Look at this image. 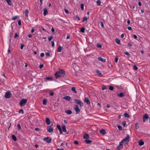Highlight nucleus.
Here are the masks:
<instances>
[{
  "instance_id": "1",
  "label": "nucleus",
  "mask_w": 150,
  "mask_h": 150,
  "mask_svg": "<svg viewBox=\"0 0 150 150\" xmlns=\"http://www.w3.org/2000/svg\"><path fill=\"white\" fill-rule=\"evenodd\" d=\"M66 74L65 71L63 69H59V71H57L54 74V75L56 79L64 76Z\"/></svg>"
},
{
  "instance_id": "2",
  "label": "nucleus",
  "mask_w": 150,
  "mask_h": 150,
  "mask_svg": "<svg viewBox=\"0 0 150 150\" xmlns=\"http://www.w3.org/2000/svg\"><path fill=\"white\" fill-rule=\"evenodd\" d=\"M27 101V99H23L21 100L19 103V105L21 106H23L25 105Z\"/></svg>"
},
{
  "instance_id": "3",
  "label": "nucleus",
  "mask_w": 150,
  "mask_h": 150,
  "mask_svg": "<svg viewBox=\"0 0 150 150\" xmlns=\"http://www.w3.org/2000/svg\"><path fill=\"white\" fill-rule=\"evenodd\" d=\"M129 135H127L126 137L124 139L122 140L121 142L123 143L124 142H125V144H127L128 142L129 141Z\"/></svg>"
},
{
  "instance_id": "4",
  "label": "nucleus",
  "mask_w": 150,
  "mask_h": 150,
  "mask_svg": "<svg viewBox=\"0 0 150 150\" xmlns=\"http://www.w3.org/2000/svg\"><path fill=\"white\" fill-rule=\"evenodd\" d=\"M12 94L10 93V91H8L6 92L5 95V97L6 98H9L11 97Z\"/></svg>"
},
{
  "instance_id": "5",
  "label": "nucleus",
  "mask_w": 150,
  "mask_h": 150,
  "mask_svg": "<svg viewBox=\"0 0 150 150\" xmlns=\"http://www.w3.org/2000/svg\"><path fill=\"white\" fill-rule=\"evenodd\" d=\"M43 140L44 141H46L47 143H49L51 142L52 139L49 137H46L44 138Z\"/></svg>"
},
{
  "instance_id": "6",
  "label": "nucleus",
  "mask_w": 150,
  "mask_h": 150,
  "mask_svg": "<svg viewBox=\"0 0 150 150\" xmlns=\"http://www.w3.org/2000/svg\"><path fill=\"white\" fill-rule=\"evenodd\" d=\"M75 103L80 105V106H83V103L80 100L78 99H76L74 100Z\"/></svg>"
},
{
  "instance_id": "7",
  "label": "nucleus",
  "mask_w": 150,
  "mask_h": 150,
  "mask_svg": "<svg viewBox=\"0 0 150 150\" xmlns=\"http://www.w3.org/2000/svg\"><path fill=\"white\" fill-rule=\"evenodd\" d=\"M74 110L76 113H78L80 112V110L79 109L78 105H75Z\"/></svg>"
},
{
  "instance_id": "8",
  "label": "nucleus",
  "mask_w": 150,
  "mask_h": 150,
  "mask_svg": "<svg viewBox=\"0 0 150 150\" xmlns=\"http://www.w3.org/2000/svg\"><path fill=\"white\" fill-rule=\"evenodd\" d=\"M47 130L49 132L51 133L53 131V129L51 126H48L47 127Z\"/></svg>"
},
{
  "instance_id": "9",
  "label": "nucleus",
  "mask_w": 150,
  "mask_h": 150,
  "mask_svg": "<svg viewBox=\"0 0 150 150\" xmlns=\"http://www.w3.org/2000/svg\"><path fill=\"white\" fill-rule=\"evenodd\" d=\"M149 118V116L148 114H145L143 117V121L145 122L146 120H147Z\"/></svg>"
},
{
  "instance_id": "10",
  "label": "nucleus",
  "mask_w": 150,
  "mask_h": 150,
  "mask_svg": "<svg viewBox=\"0 0 150 150\" xmlns=\"http://www.w3.org/2000/svg\"><path fill=\"white\" fill-rule=\"evenodd\" d=\"M123 143L121 142H120L119 145L117 147V149L118 150H120L123 148Z\"/></svg>"
},
{
  "instance_id": "11",
  "label": "nucleus",
  "mask_w": 150,
  "mask_h": 150,
  "mask_svg": "<svg viewBox=\"0 0 150 150\" xmlns=\"http://www.w3.org/2000/svg\"><path fill=\"white\" fill-rule=\"evenodd\" d=\"M83 138L85 139H89V136L88 134L86 133L83 135Z\"/></svg>"
},
{
  "instance_id": "12",
  "label": "nucleus",
  "mask_w": 150,
  "mask_h": 150,
  "mask_svg": "<svg viewBox=\"0 0 150 150\" xmlns=\"http://www.w3.org/2000/svg\"><path fill=\"white\" fill-rule=\"evenodd\" d=\"M85 102L88 105L90 104V102L87 97H86L85 98Z\"/></svg>"
},
{
  "instance_id": "13",
  "label": "nucleus",
  "mask_w": 150,
  "mask_h": 150,
  "mask_svg": "<svg viewBox=\"0 0 150 150\" xmlns=\"http://www.w3.org/2000/svg\"><path fill=\"white\" fill-rule=\"evenodd\" d=\"M46 123L47 125H49L51 123L50 120L48 118H46L45 120Z\"/></svg>"
},
{
  "instance_id": "14",
  "label": "nucleus",
  "mask_w": 150,
  "mask_h": 150,
  "mask_svg": "<svg viewBox=\"0 0 150 150\" xmlns=\"http://www.w3.org/2000/svg\"><path fill=\"white\" fill-rule=\"evenodd\" d=\"M117 95L118 96L120 97H123L125 96V95L124 93L122 92H121L117 94Z\"/></svg>"
},
{
  "instance_id": "15",
  "label": "nucleus",
  "mask_w": 150,
  "mask_h": 150,
  "mask_svg": "<svg viewBox=\"0 0 150 150\" xmlns=\"http://www.w3.org/2000/svg\"><path fill=\"white\" fill-rule=\"evenodd\" d=\"M64 99H66L67 100L69 101L71 99L70 97L69 96H67L63 97Z\"/></svg>"
},
{
  "instance_id": "16",
  "label": "nucleus",
  "mask_w": 150,
  "mask_h": 150,
  "mask_svg": "<svg viewBox=\"0 0 150 150\" xmlns=\"http://www.w3.org/2000/svg\"><path fill=\"white\" fill-rule=\"evenodd\" d=\"M138 143L139 145L140 146L143 145L144 144V142L142 140H139L138 142Z\"/></svg>"
},
{
  "instance_id": "17",
  "label": "nucleus",
  "mask_w": 150,
  "mask_h": 150,
  "mask_svg": "<svg viewBox=\"0 0 150 150\" xmlns=\"http://www.w3.org/2000/svg\"><path fill=\"white\" fill-rule=\"evenodd\" d=\"M100 132L101 134L103 135H104L106 133L105 130L103 129H101L100 131Z\"/></svg>"
},
{
  "instance_id": "18",
  "label": "nucleus",
  "mask_w": 150,
  "mask_h": 150,
  "mask_svg": "<svg viewBox=\"0 0 150 150\" xmlns=\"http://www.w3.org/2000/svg\"><path fill=\"white\" fill-rule=\"evenodd\" d=\"M43 10L44 11L43 14L44 16H45L47 13L48 10L47 8H44Z\"/></svg>"
},
{
  "instance_id": "19",
  "label": "nucleus",
  "mask_w": 150,
  "mask_h": 150,
  "mask_svg": "<svg viewBox=\"0 0 150 150\" xmlns=\"http://www.w3.org/2000/svg\"><path fill=\"white\" fill-rule=\"evenodd\" d=\"M62 127L64 132H67L66 127L64 125H62Z\"/></svg>"
},
{
  "instance_id": "20",
  "label": "nucleus",
  "mask_w": 150,
  "mask_h": 150,
  "mask_svg": "<svg viewBox=\"0 0 150 150\" xmlns=\"http://www.w3.org/2000/svg\"><path fill=\"white\" fill-rule=\"evenodd\" d=\"M98 59L99 61H101L102 62H105V59H103L101 57H99L98 58Z\"/></svg>"
},
{
  "instance_id": "21",
  "label": "nucleus",
  "mask_w": 150,
  "mask_h": 150,
  "mask_svg": "<svg viewBox=\"0 0 150 150\" xmlns=\"http://www.w3.org/2000/svg\"><path fill=\"white\" fill-rule=\"evenodd\" d=\"M115 40L117 44H119V45L120 44V40L119 39H118L117 38H116L115 39Z\"/></svg>"
},
{
  "instance_id": "22",
  "label": "nucleus",
  "mask_w": 150,
  "mask_h": 150,
  "mask_svg": "<svg viewBox=\"0 0 150 150\" xmlns=\"http://www.w3.org/2000/svg\"><path fill=\"white\" fill-rule=\"evenodd\" d=\"M85 142L87 144H90L91 142H92L90 140L88 139H86L85 140Z\"/></svg>"
},
{
  "instance_id": "23",
  "label": "nucleus",
  "mask_w": 150,
  "mask_h": 150,
  "mask_svg": "<svg viewBox=\"0 0 150 150\" xmlns=\"http://www.w3.org/2000/svg\"><path fill=\"white\" fill-rule=\"evenodd\" d=\"M65 113H67L68 114H71L72 113V111L71 110H68L65 111Z\"/></svg>"
},
{
  "instance_id": "24",
  "label": "nucleus",
  "mask_w": 150,
  "mask_h": 150,
  "mask_svg": "<svg viewBox=\"0 0 150 150\" xmlns=\"http://www.w3.org/2000/svg\"><path fill=\"white\" fill-rule=\"evenodd\" d=\"M96 72L97 73V74L100 77L102 76V75L100 71L98 70H97L96 71Z\"/></svg>"
},
{
  "instance_id": "25",
  "label": "nucleus",
  "mask_w": 150,
  "mask_h": 150,
  "mask_svg": "<svg viewBox=\"0 0 150 150\" xmlns=\"http://www.w3.org/2000/svg\"><path fill=\"white\" fill-rule=\"evenodd\" d=\"M62 47L60 45H59V47L57 48V51L59 52H61L62 49Z\"/></svg>"
},
{
  "instance_id": "26",
  "label": "nucleus",
  "mask_w": 150,
  "mask_h": 150,
  "mask_svg": "<svg viewBox=\"0 0 150 150\" xmlns=\"http://www.w3.org/2000/svg\"><path fill=\"white\" fill-rule=\"evenodd\" d=\"M6 2L8 4L10 5H11L12 4L11 0H5Z\"/></svg>"
},
{
  "instance_id": "27",
  "label": "nucleus",
  "mask_w": 150,
  "mask_h": 150,
  "mask_svg": "<svg viewBox=\"0 0 150 150\" xmlns=\"http://www.w3.org/2000/svg\"><path fill=\"white\" fill-rule=\"evenodd\" d=\"M124 115L125 117H130V116L126 112H125L124 114Z\"/></svg>"
},
{
  "instance_id": "28",
  "label": "nucleus",
  "mask_w": 150,
  "mask_h": 150,
  "mask_svg": "<svg viewBox=\"0 0 150 150\" xmlns=\"http://www.w3.org/2000/svg\"><path fill=\"white\" fill-rule=\"evenodd\" d=\"M87 21V18L86 17H84L83 18V22H84L86 21V23Z\"/></svg>"
},
{
  "instance_id": "29",
  "label": "nucleus",
  "mask_w": 150,
  "mask_h": 150,
  "mask_svg": "<svg viewBox=\"0 0 150 150\" xmlns=\"http://www.w3.org/2000/svg\"><path fill=\"white\" fill-rule=\"evenodd\" d=\"M71 90L74 92V93H77V91L76 90V89L75 87H72L71 88Z\"/></svg>"
},
{
  "instance_id": "30",
  "label": "nucleus",
  "mask_w": 150,
  "mask_h": 150,
  "mask_svg": "<svg viewBox=\"0 0 150 150\" xmlns=\"http://www.w3.org/2000/svg\"><path fill=\"white\" fill-rule=\"evenodd\" d=\"M12 138L15 141L17 140L16 138V136L14 135H12Z\"/></svg>"
},
{
  "instance_id": "31",
  "label": "nucleus",
  "mask_w": 150,
  "mask_h": 150,
  "mask_svg": "<svg viewBox=\"0 0 150 150\" xmlns=\"http://www.w3.org/2000/svg\"><path fill=\"white\" fill-rule=\"evenodd\" d=\"M47 101L45 99H44L43 100V104L44 105L46 104Z\"/></svg>"
},
{
  "instance_id": "32",
  "label": "nucleus",
  "mask_w": 150,
  "mask_h": 150,
  "mask_svg": "<svg viewBox=\"0 0 150 150\" xmlns=\"http://www.w3.org/2000/svg\"><path fill=\"white\" fill-rule=\"evenodd\" d=\"M135 127L136 129H138L139 127V125H138L137 123L135 124Z\"/></svg>"
},
{
  "instance_id": "33",
  "label": "nucleus",
  "mask_w": 150,
  "mask_h": 150,
  "mask_svg": "<svg viewBox=\"0 0 150 150\" xmlns=\"http://www.w3.org/2000/svg\"><path fill=\"white\" fill-rule=\"evenodd\" d=\"M85 28L84 27L80 29V32L82 33L84 32Z\"/></svg>"
},
{
  "instance_id": "34",
  "label": "nucleus",
  "mask_w": 150,
  "mask_h": 150,
  "mask_svg": "<svg viewBox=\"0 0 150 150\" xmlns=\"http://www.w3.org/2000/svg\"><path fill=\"white\" fill-rule=\"evenodd\" d=\"M25 15L27 17H28V9H26L25 11Z\"/></svg>"
},
{
  "instance_id": "35",
  "label": "nucleus",
  "mask_w": 150,
  "mask_h": 150,
  "mask_svg": "<svg viewBox=\"0 0 150 150\" xmlns=\"http://www.w3.org/2000/svg\"><path fill=\"white\" fill-rule=\"evenodd\" d=\"M117 127L118 128L119 130L121 131L122 130V128L121 126L118 125H117Z\"/></svg>"
},
{
  "instance_id": "36",
  "label": "nucleus",
  "mask_w": 150,
  "mask_h": 150,
  "mask_svg": "<svg viewBox=\"0 0 150 150\" xmlns=\"http://www.w3.org/2000/svg\"><path fill=\"white\" fill-rule=\"evenodd\" d=\"M57 127L59 130L62 129L60 125L59 124H58L57 125Z\"/></svg>"
},
{
  "instance_id": "37",
  "label": "nucleus",
  "mask_w": 150,
  "mask_h": 150,
  "mask_svg": "<svg viewBox=\"0 0 150 150\" xmlns=\"http://www.w3.org/2000/svg\"><path fill=\"white\" fill-rule=\"evenodd\" d=\"M124 53L125 54L127 55L128 56V57H127V58H129L130 57V55L128 52H124Z\"/></svg>"
},
{
  "instance_id": "38",
  "label": "nucleus",
  "mask_w": 150,
  "mask_h": 150,
  "mask_svg": "<svg viewBox=\"0 0 150 150\" xmlns=\"http://www.w3.org/2000/svg\"><path fill=\"white\" fill-rule=\"evenodd\" d=\"M84 5L83 4H81V9L83 10L84 9Z\"/></svg>"
},
{
  "instance_id": "39",
  "label": "nucleus",
  "mask_w": 150,
  "mask_h": 150,
  "mask_svg": "<svg viewBox=\"0 0 150 150\" xmlns=\"http://www.w3.org/2000/svg\"><path fill=\"white\" fill-rule=\"evenodd\" d=\"M122 125L124 127H125L126 125V122L125 121H123L122 122Z\"/></svg>"
},
{
  "instance_id": "40",
  "label": "nucleus",
  "mask_w": 150,
  "mask_h": 150,
  "mask_svg": "<svg viewBox=\"0 0 150 150\" xmlns=\"http://www.w3.org/2000/svg\"><path fill=\"white\" fill-rule=\"evenodd\" d=\"M96 3L98 6H100V5L101 2L100 0H98L96 1Z\"/></svg>"
},
{
  "instance_id": "41",
  "label": "nucleus",
  "mask_w": 150,
  "mask_h": 150,
  "mask_svg": "<svg viewBox=\"0 0 150 150\" xmlns=\"http://www.w3.org/2000/svg\"><path fill=\"white\" fill-rule=\"evenodd\" d=\"M18 17V16H15L13 17L12 18V20H16L17 18Z\"/></svg>"
},
{
  "instance_id": "42",
  "label": "nucleus",
  "mask_w": 150,
  "mask_h": 150,
  "mask_svg": "<svg viewBox=\"0 0 150 150\" xmlns=\"http://www.w3.org/2000/svg\"><path fill=\"white\" fill-rule=\"evenodd\" d=\"M53 37L52 36H50L48 37V40L49 41H51V40L52 39Z\"/></svg>"
},
{
  "instance_id": "43",
  "label": "nucleus",
  "mask_w": 150,
  "mask_h": 150,
  "mask_svg": "<svg viewBox=\"0 0 150 150\" xmlns=\"http://www.w3.org/2000/svg\"><path fill=\"white\" fill-rule=\"evenodd\" d=\"M114 89V88L113 86H109V89L111 91H112Z\"/></svg>"
},
{
  "instance_id": "44",
  "label": "nucleus",
  "mask_w": 150,
  "mask_h": 150,
  "mask_svg": "<svg viewBox=\"0 0 150 150\" xmlns=\"http://www.w3.org/2000/svg\"><path fill=\"white\" fill-rule=\"evenodd\" d=\"M118 57L117 56H116L115 57V62H116V63L118 61Z\"/></svg>"
},
{
  "instance_id": "45",
  "label": "nucleus",
  "mask_w": 150,
  "mask_h": 150,
  "mask_svg": "<svg viewBox=\"0 0 150 150\" xmlns=\"http://www.w3.org/2000/svg\"><path fill=\"white\" fill-rule=\"evenodd\" d=\"M18 112L19 113H21L22 114H23L24 113V111L23 109H21Z\"/></svg>"
},
{
  "instance_id": "46",
  "label": "nucleus",
  "mask_w": 150,
  "mask_h": 150,
  "mask_svg": "<svg viewBox=\"0 0 150 150\" xmlns=\"http://www.w3.org/2000/svg\"><path fill=\"white\" fill-rule=\"evenodd\" d=\"M17 127L18 128V129L19 130H20L21 129V126H20V124H18L17 125Z\"/></svg>"
},
{
  "instance_id": "47",
  "label": "nucleus",
  "mask_w": 150,
  "mask_h": 150,
  "mask_svg": "<svg viewBox=\"0 0 150 150\" xmlns=\"http://www.w3.org/2000/svg\"><path fill=\"white\" fill-rule=\"evenodd\" d=\"M46 79L47 80H52V78L51 77H47L46 78Z\"/></svg>"
},
{
  "instance_id": "48",
  "label": "nucleus",
  "mask_w": 150,
  "mask_h": 150,
  "mask_svg": "<svg viewBox=\"0 0 150 150\" xmlns=\"http://www.w3.org/2000/svg\"><path fill=\"white\" fill-rule=\"evenodd\" d=\"M97 46L98 48H101L102 47V45L99 43L97 44Z\"/></svg>"
},
{
  "instance_id": "49",
  "label": "nucleus",
  "mask_w": 150,
  "mask_h": 150,
  "mask_svg": "<svg viewBox=\"0 0 150 150\" xmlns=\"http://www.w3.org/2000/svg\"><path fill=\"white\" fill-rule=\"evenodd\" d=\"M134 68V69L135 70H137L138 69L137 67L136 66V65H134L133 66Z\"/></svg>"
},
{
  "instance_id": "50",
  "label": "nucleus",
  "mask_w": 150,
  "mask_h": 150,
  "mask_svg": "<svg viewBox=\"0 0 150 150\" xmlns=\"http://www.w3.org/2000/svg\"><path fill=\"white\" fill-rule=\"evenodd\" d=\"M18 24L19 25H21V20H18Z\"/></svg>"
},
{
  "instance_id": "51",
  "label": "nucleus",
  "mask_w": 150,
  "mask_h": 150,
  "mask_svg": "<svg viewBox=\"0 0 150 150\" xmlns=\"http://www.w3.org/2000/svg\"><path fill=\"white\" fill-rule=\"evenodd\" d=\"M45 55L47 56L51 57V56L50 55V53L48 52L46 53H45Z\"/></svg>"
},
{
  "instance_id": "52",
  "label": "nucleus",
  "mask_w": 150,
  "mask_h": 150,
  "mask_svg": "<svg viewBox=\"0 0 150 150\" xmlns=\"http://www.w3.org/2000/svg\"><path fill=\"white\" fill-rule=\"evenodd\" d=\"M51 31L52 33H54L55 30L53 28H52L51 29Z\"/></svg>"
},
{
  "instance_id": "53",
  "label": "nucleus",
  "mask_w": 150,
  "mask_h": 150,
  "mask_svg": "<svg viewBox=\"0 0 150 150\" xmlns=\"http://www.w3.org/2000/svg\"><path fill=\"white\" fill-rule=\"evenodd\" d=\"M102 88L103 90H104L105 89H106V86H105L103 85L102 86Z\"/></svg>"
},
{
  "instance_id": "54",
  "label": "nucleus",
  "mask_w": 150,
  "mask_h": 150,
  "mask_svg": "<svg viewBox=\"0 0 150 150\" xmlns=\"http://www.w3.org/2000/svg\"><path fill=\"white\" fill-rule=\"evenodd\" d=\"M50 94L51 96H53L54 95V94L53 92H50Z\"/></svg>"
},
{
  "instance_id": "55",
  "label": "nucleus",
  "mask_w": 150,
  "mask_h": 150,
  "mask_svg": "<svg viewBox=\"0 0 150 150\" xmlns=\"http://www.w3.org/2000/svg\"><path fill=\"white\" fill-rule=\"evenodd\" d=\"M44 54L43 53H42L40 54V56L41 57H44Z\"/></svg>"
},
{
  "instance_id": "56",
  "label": "nucleus",
  "mask_w": 150,
  "mask_h": 150,
  "mask_svg": "<svg viewBox=\"0 0 150 150\" xmlns=\"http://www.w3.org/2000/svg\"><path fill=\"white\" fill-rule=\"evenodd\" d=\"M74 143L75 144H79V142L77 141H75L74 142Z\"/></svg>"
},
{
  "instance_id": "57",
  "label": "nucleus",
  "mask_w": 150,
  "mask_h": 150,
  "mask_svg": "<svg viewBox=\"0 0 150 150\" xmlns=\"http://www.w3.org/2000/svg\"><path fill=\"white\" fill-rule=\"evenodd\" d=\"M51 44H52V47H53L54 46V42L53 41H52L51 42Z\"/></svg>"
},
{
  "instance_id": "58",
  "label": "nucleus",
  "mask_w": 150,
  "mask_h": 150,
  "mask_svg": "<svg viewBox=\"0 0 150 150\" xmlns=\"http://www.w3.org/2000/svg\"><path fill=\"white\" fill-rule=\"evenodd\" d=\"M24 46L23 44H21V49H22L23 48Z\"/></svg>"
},
{
  "instance_id": "59",
  "label": "nucleus",
  "mask_w": 150,
  "mask_h": 150,
  "mask_svg": "<svg viewBox=\"0 0 150 150\" xmlns=\"http://www.w3.org/2000/svg\"><path fill=\"white\" fill-rule=\"evenodd\" d=\"M64 11L65 12V13H68L69 12V11H68V10L67 9H65L64 10Z\"/></svg>"
},
{
  "instance_id": "60",
  "label": "nucleus",
  "mask_w": 150,
  "mask_h": 150,
  "mask_svg": "<svg viewBox=\"0 0 150 150\" xmlns=\"http://www.w3.org/2000/svg\"><path fill=\"white\" fill-rule=\"evenodd\" d=\"M18 36V35L17 34V33H15V35L14 37V38H16Z\"/></svg>"
},
{
  "instance_id": "61",
  "label": "nucleus",
  "mask_w": 150,
  "mask_h": 150,
  "mask_svg": "<svg viewBox=\"0 0 150 150\" xmlns=\"http://www.w3.org/2000/svg\"><path fill=\"white\" fill-rule=\"evenodd\" d=\"M133 37L134 38L136 39H137V37L136 35H133Z\"/></svg>"
},
{
  "instance_id": "62",
  "label": "nucleus",
  "mask_w": 150,
  "mask_h": 150,
  "mask_svg": "<svg viewBox=\"0 0 150 150\" xmlns=\"http://www.w3.org/2000/svg\"><path fill=\"white\" fill-rule=\"evenodd\" d=\"M100 24L102 26V27H103V26H104V25H103V23L102 22H100Z\"/></svg>"
},
{
  "instance_id": "63",
  "label": "nucleus",
  "mask_w": 150,
  "mask_h": 150,
  "mask_svg": "<svg viewBox=\"0 0 150 150\" xmlns=\"http://www.w3.org/2000/svg\"><path fill=\"white\" fill-rule=\"evenodd\" d=\"M43 66V65L42 64H40V68L41 69Z\"/></svg>"
},
{
  "instance_id": "64",
  "label": "nucleus",
  "mask_w": 150,
  "mask_h": 150,
  "mask_svg": "<svg viewBox=\"0 0 150 150\" xmlns=\"http://www.w3.org/2000/svg\"><path fill=\"white\" fill-rule=\"evenodd\" d=\"M127 28L129 30H132V28L130 27H128Z\"/></svg>"
}]
</instances>
